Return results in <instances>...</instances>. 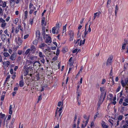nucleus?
Returning a JSON list of instances; mask_svg holds the SVG:
<instances>
[{"instance_id":"nucleus-46","label":"nucleus","mask_w":128,"mask_h":128,"mask_svg":"<svg viewBox=\"0 0 128 128\" xmlns=\"http://www.w3.org/2000/svg\"><path fill=\"white\" fill-rule=\"evenodd\" d=\"M121 88V86H119L118 88L116 90V92H118L120 90Z\"/></svg>"},{"instance_id":"nucleus-51","label":"nucleus","mask_w":128,"mask_h":128,"mask_svg":"<svg viewBox=\"0 0 128 128\" xmlns=\"http://www.w3.org/2000/svg\"><path fill=\"white\" fill-rule=\"evenodd\" d=\"M34 49H35L34 47V46H32L30 47V51H32L34 50Z\"/></svg>"},{"instance_id":"nucleus-4","label":"nucleus","mask_w":128,"mask_h":128,"mask_svg":"<svg viewBox=\"0 0 128 128\" xmlns=\"http://www.w3.org/2000/svg\"><path fill=\"white\" fill-rule=\"evenodd\" d=\"M45 42L46 43H50L52 42V40L50 37L48 35H46V40Z\"/></svg>"},{"instance_id":"nucleus-27","label":"nucleus","mask_w":128,"mask_h":128,"mask_svg":"<svg viewBox=\"0 0 128 128\" xmlns=\"http://www.w3.org/2000/svg\"><path fill=\"white\" fill-rule=\"evenodd\" d=\"M123 117V115H119L118 118V119L120 121L122 120Z\"/></svg>"},{"instance_id":"nucleus-37","label":"nucleus","mask_w":128,"mask_h":128,"mask_svg":"<svg viewBox=\"0 0 128 128\" xmlns=\"http://www.w3.org/2000/svg\"><path fill=\"white\" fill-rule=\"evenodd\" d=\"M16 72H14L13 75H12V78L13 79H14L16 78Z\"/></svg>"},{"instance_id":"nucleus-57","label":"nucleus","mask_w":128,"mask_h":128,"mask_svg":"<svg viewBox=\"0 0 128 128\" xmlns=\"http://www.w3.org/2000/svg\"><path fill=\"white\" fill-rule=\"evenodd\" d=\"M89 118H88L86 120V121L85 122V124H86L87 125V124L88 122H89Z\"/></svg>"},{"instance_id":"nucleus-48","label":"nucleus","mask_w":128,"mask_h":128,"mask_svg":"<svg viewBox=\"0 0 128 128\" xmlns=\"http://www.w3.org/2000/svg\"><path fill=\"white\" fill-rule=\"evenodd\" d=\"M3 5L2 6V7L4 8L6 6V2H4V3H3Z\"/></svg>"},{"instance_id":"nucleus-53","label":"nucleus","mask_w":128,"mask_h":128,"mask_svg":"<svg viewBox=\"0 0 128 128\" xmlns=\"http://www.w3.org/2000/svg\"><path fill=\"white\" fill-rule=\"evenodd\" d=\"M28 13V12L26 10V11L24 12V14L25 15V17H27V14Z\"/></svg>"},{"instance_id":"nucleus-15","label":"nucleus","mask_w":128,"mask_h":128,"mask_svg":"<svg viewBox=\"0 0 128 128\" xmlns=\"http://www.w3.org/2000/svg\"><path fill=\"white\" fill-rule=\"evenodd\" d=\"M19 85L20 87H22L24 86V82L23 80H21L20 81Z\"/></svg>"},{"instance_id":"nucleus-13","label":"nucleus","mask_w":128,"mask_h":128,"mask_svg":"<svg viewBox=\"0 0 128 128\" xmlns=\"http://www.w3.org/2000/svg\"><path fill=\"white\" fill-rule=\"evenodd\" d=\"M1 38L3 41H4L6 38V36L5 34H2L1 36Z\"/></svg>"},{"instance_id":"nucleus-45","label":"nucleus","mask_w":128,"mask_h":128,"mask_svg":"<svg viewBox=\"0 0 128 128\" xmlns=\"http://www.w3.org/2000/svg\"><path fill=\"white\" fill-rule=\"evenodd\" d=\"M29 36V35L28 34L25 35L24 37V39H25L28 38V37Z\"/></svg>"},{"instance_id":"nucleus-39","label":"nucleus","mask_w":128,"mask_h":128,"mask_svg":"<svg viewBox=\"0 0 128 128\" xmlns=\"http://www.w3.org/2000/svg\"><path fill=\"white\" fill-rule=\"evenodd\" d=\"M18 29H20L22 31H23V28L20 25L18 26Z\"/></svg>"},{"instance_id":"nucleus-7","label":"nucleus","mask_w":128,"mask_h":128,"mask_svg":"<svg viewBox=\"0 0 128 128\" xmlns=\"http://www.w3.org/2000/svg\"><path fill=\"white\" fill-rule=\"evenodd\" d=\"M62 107H61L59 109V110L58 111L57 110H56V114L55 115V116H56L57 114H58L59 116H60L62 113Z\"/></svg>"},{"instance_id":"nucleus-24","label":"nucleus","mask_w":128,"mask_h":128,"mask_svg":"<svg viewBox=\"0 0 128 128\" xmlns=\"http://www.w3.org/2000/svg\"><path fill=\"white\" fill-rule=\"evenodd\" d=\"M98 115H99V113L98 112H96V114L94 116V121L95 120H96V118L97 117H98Z\"/></svg>"},{"instance_id":"nucleus-16","label":"nucleus","mask_w":128,"mask_h":128,"mask_svg":"<svg viewBox=\"0 0 128 128\" xmlns=\"http://www.w3.org/2000/svg\"><path fill=\"white\" fill-rule=\"evenodd\" d=\"M28 69H29V70L30 71V73H32L33 72V67L32 66H29L27 68Z\"/></svg>"},{"instance_id":"nucleus-60","label":"nucleus","mask_w":128,"mask_h":128,"mask_svg":"<svg viewBox=\"0 0 128 128\" xmlns=\"http://www.w3.org/2000/svg\"><path fill=\"white\" fill-rule=\"evenodd\" d=\"M111 0H108L107 2V6H108V4H109L111 2Z\"/></svg>"},{"instance_id":"nucleus-3","label":"nucleus","mask_w":128,"mask_h":128,"mask_svg":"<svg viewBox=\"0 0 128 128\" xmlns=\"http://www.w3.org/2000/svg\"><path fill=\"white\" fill-rule=\"evenodd\" d=\"M106 96V93H105L104 95V93H102L101 94L100 96V99L99 100V102H101L102 101V100H102V102L104 101L105 98V96Z\"/></svg>"},{"instance_id":"nucleus-29","label":"nucleus","mask_w":128,"mask_h":128,"mask_svg":"<svg viewBox=\"0 0 128 128\" xmlns=\"http://www.w3.org/2000/svg\"><path fill=\"white\" fill-rule=\"evenodd\" d=\"M5 115L4 114H2V112H1L0 113V118H3L5 116Z\"/></svg>"},{"instance_id":"nucleus-38","label":"nucleus","mask_w":128,"mask_h":128,"mask_svg":"<svg viewBox=\"0 0 128 128\" xmlns=\"http://www.w3.org/2000/svg\"><path fill=\"white\" fill-rule=\"evenodd\" d=\"M56 30V28L55 27H53L52 29V32L53 34L55 33V31Z\"/></svg>"},{"instance_id":"nucleus-6","label":"nucleus","mask_w":128,"mask_h":128,"mask_svg":"<svg viewBox=\"0 0 128 128\" xmlns=\"http://www.w3.org/2000/svg\"><path fill=\"white\" fill-rule=\"evenodd\" d=\"M128 78L126 79L125 80L124 82V80H122L121 81V83L123 87H124L128 84Z\"/></svg>"},{"instance_id":"nucleus-62","label":"nucleus","mask_w":128,"mask_h":128,"mask_svg":"<svg viewBox=\"0 0 128 128\" xmlns=\"http://www.w3.org/2000/svg\"><path fill=\"white\" fill-rule=\"evenodd\" d=\"M87 125L85 124L84 125L83 124H82V128H84Z\"/></svg>"},{"instance_id":"nucleus-44","label":"nucleus","mask_w":128,"mask_h":128,"mask_svg":"<svg viewBox=\"0 0 128 128\" xmlns=\"http://www.w3.org/2000/svg\"><path fill=\"white\" fill-rule=\"evenodd\" d=\"M77 118V116L76 115H75L74 117V123L76 122V120Z\"/></svg>"},{"instance_id":"nucleus-5","label":"nucleus","mask_w":128,"mask_h":128,"mask_svg":"<svg viewBox=\"0 0 128 128\" xmlns=\"http://www.w3.org/2000/svg\"><path fill=\"white\" fill-rule=\"evenodd\" d=\"M20 0H10V3L11 5L12 6H14L15 5L14 2L12 3V2H15L16 4H18Z\"/></svg>"},{"instance_id":"nucleus-47","label":"nucleus","mask_w":128,"mask_h":128,"mask_svg":"<svg viewBox=\"0 0 128 128\" xmlns=\"http://www.w3.org/2000/svg\"><path fill=\"white\" fill-rule=\"evenodd\" d=\"M109 122L112 124V125H113V120L112 119H109L108 120Z\"/></svg>"},{"instance_id":"nucleus-18","label":"nucleus","mask_w":128,"mask_h":128,"mask_svg":"<svg viewBox=\"0 0 128 128\" xmlns=\"http://www.w3.org/2000/svg\"><path fill=\"white\" fill-rule=\"evenodd\" d=\"M37 63V66L38 65L39 66H41V64L40 63V62L39 61H36L34 63V66L36 65V64Z\"/></svg>"},{"instance_id":"nucleus-2","label":"nucleus","mask_w":128,"mask_h":128,"mask_svg":"<svg viewBox=\"0 0 128 128\" xmlns=\"http://www.w3.org/2000/svg\"><path fill=\"white\" fill-rule=\"evenodd\" d=\"M113 58V56H110L108 59L106 63V65L107 66H109L112 64Z\"/></svg>"},{"instance_id":"nucleus-41","label":"nucleus","mask_w":128,"mask_h":128,"mask_svg":"<svg viewBox=\"0 0 128 128\" xmlns=\"http://www.w3.org/2000/svg\"><path fill=\"white\" fill-rule=\"evenodd\" d=\"M80 84L79 83H78V84L77 86V89H76L77 91H80L78 90V89L80 87Z\"/></svg>"},{"instance_id":"nucleus-19","label":"nucleus","mask_w":128,"mask_h":128,"mask_svg":"<svg viewBox=\"0 0 128 128\" xmlns=\"http://www.w3.org/2000/svg\"><path fill=\"white\" fill-rule=\"evenodd\" d=\"M118 10V5H117L116 6L115 8V15L116 16L117 15V13Z\"/></svg>"},{"instance_id":"nucleus-64","label":"nucleus","mask_w":128,"mask_h":128,"mask_svg":"<svg viewBox=\"0 0 128 128\" xmlns=\"http://www.w3.org/2000/svg\"><path fill=\"white\" fill-rule=\"evenodd\" d=\"M124 101L128 103V98H125L124 100Z\"/></svg>"},{"instance_id":"nucleus-25","label":"nucleus","mask_w":128,"mask_h":128,"mask_svg":"<svg viewBox=\"0 0 128 128\" xmlns=\"http://www.w3.org/2000/svg\"><path fill=\"white\" fill-rule=\"evenodd\" d=\"M3 55L6 57L10 56L9 54L7 52H4L3 53Z\"/></svg>"},{"instance_id":"nucleus-11","label":"nucleus","mask_w":128,"mask_h":128,"mask_svg":"<svg viewBox=\"0 0 128 128\" xmlns=\"http://www.w3.org/2000/svg\"><path fill=\"white\" fill-rule=\"evenodd\" d=\"M40 35V32L39 30H37L36 32V36L37 39H39Z\"/></svg>"},{"instance_id":"nucleus-1","label":"nucleus","mask_w":128,"mask_h":128,"mask_svg":"<svg viewBox=\"0 0 128 128\" xmlns=\"http://www.w3.org/2000/svg\"><path fill=\"white\" fill-rule=\"evenodd\" d=\"M39 48L43 50V52H44L47 51H49L50 50L49 46H48L45 43L41 44L39 46Z\"/></svg>"},{"instance_id":"nucleus-30","label":"nucleus","mask_w":128,"mask_h":128,"mask_svg":"<svg viewBox=\"0 0 128 128\" xmlns=\"http://www.w3.org/2000/svg\"><path fill=\"white\" fill-rule=\"evenodd\" d=\"M26 73H25V74L24 75L25 76L27 75L28 74V73L29 72L30 70H29V69H28V68H27L26 69Z\"/></svg>"},{"instance_id":"nucleus-42","label":"nucleus","mask_w":128,"mask_h":128,"mask_svg":"<svg viewBox=\"0 0 128 128\" xmlns=\"http://www.w3.org/2000/svg\"><path fill=\"white\" fill-rule=\"evenodd\" d=\"M98 14V12H96V13H95L94 14V20L95 19V18H96V16H98V15L97 14Z\"/></svg>"},{"instance_id":"nucleus-43","label":"nucleus","mask_w":128,"mask_h":128,"mask_svg":"<svg viewBox=\"0 0 128 128\" xmlns=\"http://www.w3.org/2000/svg\"><path fill=\"white\" fill-rule=\"evenodd\" d=\"M18 18H16L15 20V23L16 24H17L18 22Z\"/></svg>"},{"instance_id":"nucleus-59","label":"nucleus","mask_w":128,"mask_h":128,"mask_svg":"<svg viewBox=\"0 0 128 128\" xmlns=\"http://www.w3.org/2000/svg\"><path fill=\"white\" fill-rule=\"evenodd\" d=\"M78 50V49L77 48L75 49L74 50H73V51L72 52L73 53H74L76 52Z\"/></svg>"},{"instance_id":"nucleus-8","label":"nucleus","mask_w":128,"mask_h":128,"mask_svg":"<svg viewBox=\"0 0 128 128\" xmlns=\"http://www.w3.org/2000/svg\"><path fill=\"white\" fill-rule=\"evenodd\" d=\"M101 124L103 128H108V126L106 125V123L104 121H102Z\"/></svg>"},{"instance_id":"nucleus-21","label":"nucleus","mask_w":128,"mask_h":128,"mask_svg":"<svg viewBox=\"0 0 128 128\" xmlns=\"http://www.w3.org/2000/svg\"><path fill=\"white\" fill-rule=\"evenodd\" d=\"M38 54L40 58H43L44 56V55L42 54V52H39Z\"/></svg>"},{"instance_id":"nucleus-54","label":"nucleus","mask_w":128,"mask_h":128,"mask_svg":"<svg viewBox=\"0 0 128 128\" xmlns=\"http://www.w3.org/2000/svg\"><path fill=\"white\" fill-rule=\"evenodd\" d=\"M123 100L122 98H120V100L119 103L120 104H121L123 102Z\"/></svg>"},{"instance_id":"nucleus-22","label":"nucleus","mask_w":128,"mask_h":128,"mask_svg":"<svg viewBox=\"0 0 128 128\" xmlns=\"http://www.w3.org/2000/svg\"><path fill=\"white\" fill-rule=\"evenodd\" d=\"M18 41L17 42V43L19 45H20L22 42V40L21 38H18Z\"/></svg>"},{"instance_id":"nucleus-17","label":"nucleus","mask_w":128,"mask_h":128,"mask_svg":"<svg viewBox=\"0 0 128 128\" xmlns=\"http://www.w3.org/2000/svg\"><path fill=\"white\" fill-rule=\"evenodd\" d=\"M3 64L5 65L6 66L8 67L10 64V62L8 61H6L4 63L3 62Z\"/></svg>"},{"instance_id":"nucleus-50","label":"nucleus","mask_w":128,"mask_h":128,"mask_svg":"<svg viewBox=\"0 0 128 128\" xmlns=\"http://www.w3.org/2000/svg\"><path fill=\"white\" fill-rule=\"evenodd\" d=\"M38 43V40H35L33 42V44H36Z\"/></svg>"},{"instance_id":"nucleus-61","label":"nucleus","mask_w":128,"mask_h":128,"mask_svg":"<svg viewBox=\"0 0 128 128\" xmlns=\"http://www.w3.org/2000/svg\"><path fill=\"white\" fill-rule=\"evenodd\" d=\"M3 4V2L2 0H0V6H2Z\"/></svg>"},{"instance_id":"nucleus-28","label":"nucleus","mask_w":128,"mask_h":128,"mask_svg":"<svg viewBox=\"0 0 128 128\" xmlns=\"http://www.w3.org/2000/svg\"><path fill=\"white\" fill-rule=\"evenodd\" d=\"M79 41L80 40H77L76 42H75V40L74 41V43L75 44V46H77L78 45Z\"/></svg>"},{"instance_id":"nucleus-32","label":"nucleus","mask_w":128,"mask_h":128,"mask_svg":"<svg viewBox=\"0 0 128 128\" xmlns=\"http://www.w3.org/2000/svg\"><path fill=\"white\" fill-rule=\"evenodd\" d=\"M41 60H40V61L41 62H42L43 64H44L45 63V60H44V57L43 58H40Z\"/></svg>"},{"instance_id":"nucleus-55","label":"nucleus","mask_w":128,"mask_h":128,"mask_svg":"<svg viewBox=\"0 0 128 128\" xmlns=\"http://www.w3.org/2000/svg\"><path fill=\"white\" fill-rule=\"evenodd\" d=\"M15 121V118H13L11 122V124H13L14 122Z\"/></svg>"},{"instance_id":"nucleus-34","label":"nucleus","mask_w":128,"mask_h":128,"mask_svg":"<svg viewBox=\"0 0 128 128\" xmlns=\"http://www.w3.org/2000/svg\"><path fill=\"white\" fill-rule=\"evenodd\" d=\"M74 36H70V38L69 39V40L70 41H72L74 39Z\"/></svg>"},{"instance_id":"nucleus-56","label":"nucleus","mask_w":128,"mask_h":128,"mask_svg":"<svg viewBox=\"0 0 128 128\" xmlns=\"http://www.w3.org/2000/svg\"><path fill=\"white\" fill-rule=\"evenodd\" d=\"M106 80L105 79H104L102 80V84H104L106 82Z\"/></svg>"},{"instance_id":"nucleus-10","label":"nucleus","mask_w":128,"mask_h":128,"mask_svg":"<svg viewBox=\"0 0 128 128\" xmlns=\"http://www.w3.org/2000/svg\"><path fill=\"white\" fill-rule=\"evenodd\" d=\"M76 93L77 94V96L76 97V100L77 101L79 100L81 94V92L80 91H77Z\"/></svg>"},{"instance_id":"nucleus-35","label":"nucleus","mask_w":128,"mask_h":128,"mask_svg":"<svg viewBox=\"0 0 128 128\" xmlns=\"http://www.w3.org/2000/svg\"><path fill=\"white\" fill-rule=\"evenodd\" d=\"M87 25V24H86V26H85V27H86V29H85V32H84V37H85L86 36V35L88 34V31H86V25Z\"/></svg>"},{"instance_id":"nucleus-14","label":"nucleus","mask_w":128,"mask_h":128,"mask_svg":"<svg viewBox=\"0 0 128 128\" xmlns=\"http://www.w3.org/2000/svg\"><path fill=\"white\" fill-rule=\"evenodd\" d=\"M68 34L70 36H74V32L72 30H69L68 32Z\"/></svg>"},{"instance_id":"nucleus-33","label":"nucleus","mask_w":128,"mask_h":128,"mask_svg":"<svg viewBox=\"0 0 128 128\" xmlns=\"http://www.w3.org/2000/svg\"><path fill=\"white\" fill-rule=\"evenodd\" d=\"M122 128H128V124H125L122 126Z\"/></svg>"},{"instance_id":"nucleus-9","label":"nucleus","mask_w":128,"mask_h":128,"mask_svg":"<svg viewBox=\"0 0 128 128\" xmlns=\"http://www.w3.org/2000/svg\"><path fill=\"white\" fill-rule=\"evenodd\" d=\"M72 58L71 57L69 60V64L70 66H72L74 62L72 60Z\"/></svg>"},{"instance_id":"nucleus-12","label":"nucleus","mask_w":128,"mask_h":128,"mask_svg":"<svg viewBox=\"0 0 128 128\" xmlns=\"http://www.w3.org/2000/svg\"><path fill=\"white\" fill-rule=\"evenodd\" d=\"M16 55L14 54H13L12 55H11L10 57V59L12 60H14L15 59V57Z\"/></svg>"},{"instance_id":"nucleus-31","label":"nucleus","mask_w":128,"mask_h":128,"mask_svg":"<svg viewBox=\"0 0 128 128\" xmlns=\"http://www.w3.org/2000/svg\"><path fill=\"white\" fill-rule=\"evenodd\" d=\"M100 91L102 92V93H104V87H100Z\"/></svg>"},{"instance_id":"nucleus-40","label":"nucleus","mask_w":128,"mask_h":128,"mask_svg":"<svg viewBox=\"0 0 128 128\" xmlns=\"http://www.w3.org/2000/svg\"><path fill=\"white\" fill-rule=\"evenodd\" d=\"M59 53H60V50L58 49H57L56 50V55L57 56H58L59 54Z\"/></svg>"},{"instance_id":"nucleus-26","label":"nucleus","mask_w":128,"mask_h":128,"mask_svg":"<svg viewBox=\"0 0 128 128\" xmlns=\"http://www.w3.org/2000/svg\"><path fill=\"white\" fill-rule=\"evenodd\" d=\"M30 51V49H27L25 52V54L26 55H27L29 53Z\"/></svg>"},{"instance_id":"nucleus-58","label":"nucleus","mask_w":128,"mask_h":128,"mask_svg":"<svg viewBox=\"0 0 128 128\" xmlns=\"http://www.w3.org/2000/svg\"><path fill=\"white\" fill-rule=\"evenodd\" d=\"M1 21H0V22H1L2 23H4L5 22V20H3L2 19V18H1Z\"/></svg>"},{"instance_id":"nucleus-23","label":"nucleus","mask_w":128,"mask_h":128,"mask_svg":"<svg viewBox=\"0 0 128 128\" xmlns=\"http://www.w3.org/2000/svg\"><path fill=\"white\" fill-rule=\"evenodd\" d=\"M66 24L63 26L62 34H63L64 32H66Z\"/></svg>"},{"instance_id":"nucleus-52","label":"nucleus","mask_w":128,"mask_h":128,"mask_svg":"<svg viewBox=\"0 0 128 128\" xmlns=\"http://www.w3.org/2000/svg\"><path fill=\"white\" fill-rule=\"evenodd\" d=\"M72 0H67L66 2L67 4H69L70 3Z\"/></svg>"},{"instance_id":"nucleus-49","label":"nucleus","mask_w":128,"mask_h":128,"mask_svg":"<svg viewBox=\"0 0 128 128\" xmlns=\"http://www.w3.org/2000/svg\"><path fill=\"white\" fill-rule=\"evenodd\" d=\"M42 96L41 95L39 97V98H38V102L39 101H40L42 99Z\"/></svg>"},{"instance_id":"nucleus-36","label":"nucleus","mask_w":128,"mask_h":128,"mask_svg":"<svg viewBox=\"0 0 128 128\" xmlns=\"http://www.w3.org/2000/svg\"><path fill=\"white\" fill-rule=\"evenodd\" d=\"M6 25V23H2L1 24V27L2 28H4Z\"/></svg>"},{"instance_id":"nucleus-20","label":"nucleus","mask_w":128,"mask_h":128,"mask_svg":"<svg viewBox=\"0 0 128 128\" xmlns=\"http://www.w3.org/2000/svg\"><path fill=\"white\" fill-rule=\"evenodd\" d=\"M12 105H10V106L9 107V113L10 114H12Z\"/></svg>"},{"instance_id":"nucleus-63","label":"nucleus","mask_w":128,"mask_h":128,"mask_svg":"<svg viewBox=\"0 0 128 128\" xmlns=\"http://www.w3.org/2000/svg\"><path fill=\"white\" fill-rule=\"evenodd\" d=\"M108 12L110 14H111L112 13V10L111 9H108Z\"/></svg>"}]
</instances>
